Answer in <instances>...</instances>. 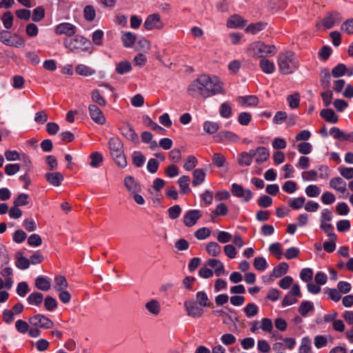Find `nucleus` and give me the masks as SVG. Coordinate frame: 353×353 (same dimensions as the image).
Returning a JSON list of instances; mask_svg holds the SVG:
<instances>
[{"mask_svg": "<svg viewBox=\"0 0 353 353\" xmlns=\"http://www.w3.org/2000/svg\"><path fill=\"white\" fill-rule=\"evenodd\" d=\"M191 96L208 98L216 94H225L223 83L216 76L210 77L207 74H201L194 80L188 87Z\"/></svg>", "mask_w": 353, "mask_h": 353, "instance_id": "1", "label": "nucleus"}, {"mask_svg": "<svg viewBox=\"0 0 353 353\" xmlns=\"http://www.w3.org/2000/svg\"><path fill=\"white\" fill-rule=\"evenodd\" d=\"M278 65L283 74L293 73L299 67V60L292 51L281 53L278 57Z\"/></svg>", "mask_w": 353, "mask_h": 353, "instance_id": "2", "label": "nucleus"}, {"mask_svg": "<svg viewBox=\"0 0 353 353\" xmlns=\"http://www.w3.org/2000/svg\"><path fill=\"white\" fill-rule=\"evenodd\" d=\"M108 145L111 157L114 162L119 167L125 168L127 165V161L121 141L117 137H112L109 140Z\"/></svg>", "mask_w": 353, "mask_h": 353, "instance_id": "3", "label": "nucleus"}, {"mask_svg": "<svg viewBox=\"0 0 353 353\" xmlns=\"http://www.w3.org/2000/svg\"><path fill=\"white\" fill-rule=\"evenodd\" d=\"M64 45L72 52L78 53L81 51L89 50L91 43L85 37L81 35H76L73 39H65Z\"/></svg>", "mask_w": 353, "mask_h": 353, "instance_id": "4", "label": "nucleus"}, {"mask_svg": "<svg viewBox=\"0 0 353 353\" xmlns=\"http://www.w3.org/2000/svg\"><path fill=\"white\" fill-rule=\"evenodd\" d=\"M216 143L224 144H233L238 143L240 137L238 134L229 130H221L213 137Z\"/></svg>", "mask_w": 353, "mask_h": 353, "instance_id": "5", "label": "nucleus"}, {"mask_svg": "<svg viewBox=\"0 0 353 353\" xmlns=\"http://www.w3.org/2000/svg\"><path fill=\"white\" fill-rule=\"evenodd\" d=\"M28 321L32 325L42 329H50L54 325V323L51 319L41 314L30 316Z\"/></svg>", "mask_w": 353, "mask_h": 353, "instance_id": "6", "label": "nucleus"}, {"mask_svg": "<svg viewBox=\"0 0 353 353\" xmlns=\"http://www.w3.org/2000/svg\"><path fill=\"white\" fill-rule=\"evenodd\" d=\"M184 308L189 316L194 319L200 318L204 313L203 307L194 301L188 300L184 302Z\"/></svg>", "mask_w": 353, "mask_h": 353, "instance_id": "7", "label": "nucleus"}, {"mask_svg": "<svg viewBox=\"0 0 353 353\" xmlns=\"http://www.w3.org/2000/svg\"><path fill=\"white\" fill-rule=\"evenodd\" d=\"M14 37H17V39L15 41L12 40V36L9 32L6 30L0 32V41L3 44L15 48L23 47L25 46V40L23 38L17 37V34H14Z\"/></svg>", "mask_w": 353, "mask_h": 353, "instance_id": "8", "label": "nucleus"}, {"mask_svg": "<svg viewBox=\"0 0 353 353\" xmlns=\"http://www.w3.org/2000/svg\"><path fill=\"white\" fill-rule=\"evenodd\" d=\"M144 28L148 30L154 29L161 30L163 28L164 24L161 20V17L159 14H150L145 19Z\"/></svg>", "mask_w": 353, "mask_h": 353, "instance_id": "9", "label": "nucleus"}, {"mask_svg": "<svg viewBox=\"0 0 353 353\" xmlns=\"http://www.w3.org/2000/svg\"><path fill=\"white\" fill-rule=\"evenodd\" d=\"M77 31V28L68 22H63L55 26L54 32L58 35L64 34L68 37L74 36Z\"/></svg>", "mask_w": 353, "mask_h": 353, "instance_id": "10", "label": "nucleus"}, {"mask_svg": "<svg viewBox=\"0 0 353 353\" xmlns=\"http://www.w3.org/2000/svg\"><path fill=\"white\" fill-rule=\"evenodd\" d=\"M89 114L92 120L99 125H104L106 122L105 117L101 110L95 104L88 106Z\"/></svg>", "mask_w": 353, "mask_h": 353, "instance_id": "11", "label": "nucleus"}, {"mask_svg": "<svg viewBox=\"0 0 353 353\" xmlns=\"http://www.w3.org/2000/svg\"><path fill=\"white\" fill-rule=\"evenodd\" d=\"M342 20L341 14L338 12H331L328 13L322 20V24L325 29H330L335 24L340 23Z\"/></svg>", "mask_w": 353, "mask_h": 353, "instance_id": "12", "label": "nucleus"}, {"mask_svg": "<svg viewBox=\"0 0 353 353\" xmlns=\"http://www.w3.org/2000/svg\"><path fill=\"white\" fill-rule=\"evenodd\" d=\"M202 214L199 210H191L188 211L183 217V223L187 227L194 225L201 217Z\"/></svg>", "mask_w": 353, "mask_h": 353, "instance_id": "13", "label": "nucleus"}, {"mask_svg": "<svg viewBox=\"0 0 353 353\" xmlns=\"http://www.w3.org/2000/svg\"><path fill=\"white\" fill-rule=\"evenodd\" d=\"M263 42L262 41L252 42L248 46L247 53L253 58H261L263 57Z\"/></svg>", "mask_w": 353, "mask_h": 353, "instance_id": "14", "label": "nucleus"}, {"mask_svg": "<svg viewBox=\"0 0 353 353\" xmlns=\"http://www.w3.org/2000/svg\"><path fill=\"white\" fill-rule=\"evenodd\" d=\"M255 161L258 164H261L266 161L270 157V153L267 148L265 147H257L254 150Z\"/></svg>", "mask_w": 353, "mask_h": 353, "instance_id": "15", "label": "nucleus"}, {"mask_svg": "<svg viewBox=\"0 0 353 353\" xmlns=\"http://www.w3.org/2000/svg\"><path fill=\"white\" fill-rule=\"evenodd\" d=\"M254 157V150H250L249 152H243L239 154L237 162L241 166H249L251 165Z\"/></svg>", "mask_w": 353, "mask_h": 353, "instance_id": "16", "label": "nucleus"}, {"mask_svg": "<svg viewBox=\"0 0 353 353\" xmlns=\"http://www.w3.org/2000/svg\"><path fill=\"white\" fill-rule=\"evenodd\" d=\"M46 181L54 186H59L63 181V176L59 172H48L45 174Z\"/></svg>", "mask_w": 353, "mask_h": 353, "instance_id": "17", "label": "nucleus"}, {"mask_svg": "<svg viewBox=\"0 0 353 353\" xmlns=\"http://www.w3.org/2000/svg\"><path fill=\"white\" fill-rule=\"evenodd\" d=\"M246 21L238 14L231 16L227 21V26L229 28H241L246 25Z\"/></svg>", "mask_w": 353, "mask_h": 353, "instance_id": "18", "label": "nucleus"}, {"mask_svg": "<svg viewBox=\"0 0 353 353\" xmlns=\"http://www.w3.org/2000/svg\"><path fill=\"white\" fill-rule=\"evenodd\" d=\"M236 101L239 104L244 107L256 106L259 103L258 98L254 95L239 97Z\"/></svg>", "mask_w": 353, "mask_h": 353, "instance_id": "19", "label": "nucleus"}, {"mask_svg": "<svg viewBox=\"0 0 353 353\" xmlns=\"http://www.w3.org/2000/svg\"><path fill=\"white\" fill-rule=\"evenodd\" d=\"M68 287V281L63 275H57L54 279L53 288L55 291L59 292L66 290Z\"/></svg>", "mask_w": 353, "mask_h": 353, "instance_id": "20", "label": "nucleus"}, {"mask_svg": "<svg viewBox=\"0 0 353 353\" xmlns=\"http://www.w3.org/2000/svg\"><path fill=\"white\" fill-rule=\"evenodd\" d=\"M330 186L341 193H344L346 191V183L341 177L332 179L330 181Z\"/></svg>", "mask_w": 353, "mask_h": 353, "instance_id": "21", "label": "nucleus"}, {"mask_svg": "<svg viewBox=\"0 0 353 353\" xmlns=\"http://www.w3.org/2000/svg\"><path fill=\"white\" fill-rule=\"evenodd\" d=\"M320 115L325 121L330 123H336L339 120V117L332 109L322 110L320 112Z\"/></svg>", "mask_w": 353, "mask_h": 353, "instance_id": "22", "label": "nucleus"}, {"mask_svg": "<svg viewBox=\"0 0 353 353\" xmlns=\"http://www.w3.org/2000/svg\"><path fill=\"white\" fill-rule=\"evenodd\" d=\"M207 264L214 269V273L216 276H219L224 274L225 268L223 263L215 259H210L208 261Z\"/></svg>", "mask_w": 353, "mask_h": 353, "instance_id": "23", "label": "nucleus"}, {"mask_svg": "<svg viewBox=\"0 0 353 353\" xmlns=\"http://www.w3.org/2000/svg\"><path fill=\"white\" fill-rule=\"evenodd\" d=\"M35 287L41 291H48L51 288L50 281L43 276H39L35 279Z\"/></svg>", "mask_w": 353, "mask_h": 353, "instance_id": "24", "label": "nucleus"}, {"mask_svg": "<svg viewBox=\"0 0 353 353\" xmlns=\"http://www.w3.org/2000/svg\"><path fill=\"white\" fill-rule=\"evenodd\" d=\"M15 265L20 270H26L30 266V260L23 256V252H18L15 256Z\"/></svg>", "mask_w": 353, "mask_h": 353, "instance_id": "25", "label": "nucleus"}, {"mask_svg": "<svg viewBox=\"0 0 353 353\" xmlns=\"http://www.w3.org/2000/svg\"><path fill=\"white\" fill-rule=\"evenodd\" d=\"M146 310L152 315L158 316L161 312L160 303L156 299H152L145 305Z\"/></svg>", "mask_w": 353, "mask_h": 353, "instance_id": "26", "label": "nucleus"}, {"mask_svg": "<svg viewBox=\"0 0 353 353\" xmlns=\"http://www.w3.org/2000/svg\"><path fill=\"white\" fill-rule=\"evenodd\" d=\"M121 133L127 139L131 141H136L138 139V136L132 128V125L129 123H125L121 128Z\"/></svg>", "mask_w": 353, "mask_h": 353, "instance_id": "27", "label": "nucleus"}, {"mask_svg": "<svg viewBox=\"0 0 353 353\" xmlns=\"http://www.w3.org/2000/svg\"><path fill=\"white\" fill-rule=\"evenodd\" d=\"M43 301V296L41 292L31 293L27 298V302L30 305L40 306Z\"/></svg>", "mask_w": 353, "mask_h": 353, "instance_id": "28", "label": "nucleus"}, {"mask_svg": "<svg viewBox=\"0 0 353 353\" xmlns=\"http://www.w3.org/2000/svg\"><path fill=\"white\" fill-rule=\"evenodd\" d=\"M266 26L267 23L262 21L252 23L247 26V28L245 29V32L252 34H255L259 32L264 30Z\"/></svg>", "mask_w": 353, "mask_h": 353, "instance_id": "29", "label": "nucleus"}, {"mask_svg": "<svg viewBox=\"0 0 353 353\" xmlns=\"http://www.w3.org/2000/svg\"><path fill=\"white\" fill-rule=\"evenodd\" d=\"M137 40L135 34L131 32H125L121 36V41L125 48H131Z\"/></svg>", "mask_w": 353, "mask_h": 353, "instance_id": "30", "label": "nucleus"}, {"mask_svg": "<svg viewBox=\"0 0 353 353\" xmlns=\"http://www.w3.org/2000/svg\"><path fill=\"white\" fill-rule=\"evenodd\" d=\"M206 251L212 256H218L221 253V247L218 243L211 241L206 245Z\"/></svg>", "mask_w": 353, "mask_h": 353, "instance_id": "31", "label": "nucleus"}, {"mask_svg": "<svg viewBox=\"0 0 353 353\" xmlns=\"http://www.w3.org/2000/svg\"><path fill=\"white\" fill-rule=\"evenodd\" d=\"M75 72L77 74L85 77L92 76L96 73L94 69L83 64L77 65L75 68Z\"/></svg>", "mask_w": 353, "mask_h": 353, "instance_id": "32", "label": "nucleus"}, {"mask_svg": "<svg viewBox=\"0 0 353 353\" xmlns=\"http://www.w3.org/2000/svg\"><path fill=\"white\" fill-rule=\"evenodd\" d=\"M289 269V265L285 262L280 263L277 266L273 269V276L276 278L281 277L285 274Z\"/></svg>", "mask_w": 353, "mask_h": 353, "instance_id": "33", "label": "nucleus"}, {"mask_svg": "<svg viewBox=\"0 0 353 353\" xmlns=\"http://www.w3.org/2000/svg\"><path fill=\"white\" fill-rule=\"evenodd\" d=\"M259 65L263 72L266 74H272L275 70L274 63L266 59H262L260 61Z\"/></svg>", "mask_w": 353, "mask_h": 353, "instance_id": "34", "label": "nucleus"}, {"mask_svg": "<svg viewBox=\"0 0 353 353\" xmlns=\"http://www.w3.org/2000/svg\"><path fill=\"white\" fill-rule=\"evenodd\" d=\"M125 188L132 193H136L140 190V186L135 182L132 176H127L124 179Z\"/></svg>", "mask_w": 353, "mask_h": 353, "instance_id": "35", "label": "nucleus"}, {"mask_svg": "<svg viewBox=\"0 0 353 353\" xmlns=\"http://www.w3.org/2000/svg\"><path fill=\"white\" fill-rule=\"evenodd\" d=\"M90 94H91L92 101L94 103L98 104L100 106H103V107L106 105V100L102 96V94H101V92L99 90H97V89L93 90L91 92Z\"/></svg>", "mask_w": 353, "mask_h": 353, "instance_id": "36", "label": "nucleus"}, {"mask_svg": "<svg viewBox=\"0 0 353 353\" xmlns=\"http://www.w3.org/2000/svg\"><path fill=\"white\" fill-rule=\"evenodd\" d=\"M193 185L198 186L205 181V173L202 169H196L193 172Z\"/></svg>", "mask_w": 353, "mask_h": 353, "instance_id": "37", "label": "nucleus"}, {"mask_svg": "<svg viewBox=\"0 0 353 353\" xmlns=\"http://www.w3.org/2000/svg\"><path fill=\"white\" fill-rule=\"evenodd\" d=\"M196 303L201 305L203 307H210V302L207 294L203 291H199L196 294Z\"/></svg>", "mask_w": 353, "mask_h": 353, "instance_id": "38", "label": "nucleus"}, {"mask_svg": "<svg viewBox=\"0 0 353 353\" xmlns=\"http://www.w3.org/2000/svg\"><path fill=\"white\" fill-rule=\"evenodd\" d=\"M321 83L323 88H327L330 82V73L328 68H324L321 69L320 73Z\"/></svg>", "mask_w": 353, "mask_h": 353, "instance_id": "39", "label": "nucleus"}, {"mask_svg": "<svg viewBox=\"0 0 353 353\" xmlns=\"http://www.w3.org/2000/svg\"><path fill=\"white\" fill-rule=\"evenodd\" d=\"M314 307L310 301H303L298 309L299 312L303 316H306L310 312L314 311Z\"/></svg>", "mask_w": 353, "mask_h": 353, "instance_id": "40", "label": "nucleus"}, {"mask_svg": "<svg viewBox=\"0 0 353 353\" xmlns=\"http://www.w3.org/2000/svg\"><path fill=\"white\" fill-rule=\"evenodd\" d=\"M190 182V178L188 176L183 175L179 179L178 183L180 187L181 192L185 194L190 190L189 188Z\"/></svg>", "mask_w": 353, "mask_h": 353, "instance_id": "41", "label": "nucleus"}, {"mask_svg": "<svg viewBox=\"0 0 353 353\" xmlns=\"http://www.w3.org/2000/svg\"><path fill=\"white\" fill-rule=\"evenodd\" d=\"M305 198L300 196L297 198L291 199L289 200V206L293 210H299L305 205Z\"/></svg>", "mask_w": 353, "mask_h": 353, "instance_id": "42", "label": "nucleus"}, {"mask_svg": "<svg viewBox=\"0 0 353 353\" xmlns=\"http://www.w3.org/2000/svg\"><path fill=\"white\" fill-rule=\"evenodd\" d=\"M243 311L245 314V316L248 318L250 319V318L254 317V316H256L258 314L259 307L255 303H249L244 307Z\"/></svg>", "mask_w": 353, "mask_h": 353, "instance_id": "43", "label": "nucleus"}, {"mask_svg": "<svg viewBox=\"0 0 353 353\" xmlns=\"http://www.w3.org/2000/svg\"><path fill=\"white\" fill-rule=\"evenodd\" d=\"M228 212V208L225 203H221L216 206V208L210 214L212 219L217 216H225Z\"/></svg>", "mask_w": 353, "mask_h": 353, "instance_id": "44", "label": "nucleus"}, {"mask_svg": "<svg viewBox=\"0 0 353 353\" xmlns=\"http://www.w3.org/2000/svg\"><path fill=\"white\" fill-rule=\"evenodd\" d=\"M212 163L217 168H223L224 166L228 165L226 158L225 156L221 153H215L214 154L212 158Z\"/></svg>", "mask_w": 353, "mask_h": 353, "instance_id": "45", "label": "nucleus"}, {"mask_svg": "<svg viewBox=\"0 0 353 353\" xmlns=\"http://www.w3.org/2000/svg\"><path fill=\"white\" fill-rule=\"evenodd\" d=\"M321 228L326 233L330 239L337 240V236L334 232V227L330 223H321Z\"/></svg>", "mask_w": 353, "mask_h": 353, "instance_id": "46", "label": "nucleus"}, {"mask_svg": "<svg viewBox=\"0 0 353 353\" xmlns=\"http://www.w3.org/2000/svg\"><path fill=\"white\" fill-rule=\"evenodd\" d=\"M219 129V125L216 122L207 121L203 124V130L208 134H214Z\"/></svg>", "mask_w": 353, "mask_h": 353, "instance_id": "47", "label": "nucleus"}, {"mask_svg": "<svg viewBox=\"0 0 353 353\" xmlns=\"http://www.w3.org/2000/svg\"><path fill=\"white\" fill-rule=\"evenodd\" d=\"M269 252L276 256L278 259H281L283 256L282 245L280 243H272L269 247Z\"/></svg>", "mask_w": 353, "mask_h": 353, "instance_id": "48", "label": "nucleus"}, {"mask_svg": "<svg viewBox=\"0 0 353 353\" xmlns=\"http://www.w3.org/2000/svg\"><path fill=\"white\" fill-rule=\"evenodd\" d=\"M132 163L137 168L141 167L145 161L143 154L139 151L134 152L132 155Z\"/></svg>", "mask_w": 353, "mask_h": 353, "instance_id": "49", "label": "nucleus"}, {"mask_svg": "<svg viewBox=\"0 0 353 353\" xmlns=\"http://www.w3.org/2000/svg\"><path fill=\"white\" fill-rule=\"evenodd\" d=\"M58 305V303L55 299L50 296H48L44 299V307L48 311L54 310Z\"/></svg>", "mask_w": 353, "mask_h": 353, "instance_id": "50", "label": "nucleus"}, {"mask_svg": "<svg viewBox=\"0 0 353 353\" xmlns=\"http://www.w3.org/2000/svg\"><path fill=\"white\" fill-rule=\"evenodd\" d=\"M132 70L131 63L128 61L119 62L116 67V71L119 74H123Z\"/></svg>", "mask_w": 353, "mask_h": 353, "instance_id": "51", "label": "nucleus"}, {"mask_svg": "<svg viewBox=\"0 0 353 353\" xmlns=\"http://www.w3.org/2000/svg\"><path fill=\"white\" fill-rule=\"evenodd\" d=\"M253 265L256 270L261 272L265 270L268 267V263L265 259L262 256L256 257L254 259Z\"/></svg>", "mask_w": 353, "mask_h": 353, "instance_id": "52", "label": "nucleus"}, {"mask_svg": "<svg viewBox=\"0 0 353 353\" xmlns=\"http://www.w3.org/2000/svg\"><path fill=\"white\" fill-rule=\"evenodd\" d=\"M84 18L88 21H92L96 17V11L92 6H86L83 9Z\"/></svg>", "mask_w": 353, "mask_h": 353, "instance_id": "53", "label": "nucleus"}, {"mask_svg": "<svg viewBox=\"0 0 353 353\" xmlns=\"http://www.w3.org/2000/svg\"><path fill=\"white\" fill-rule=\"evenodd\" d=\"M297 150L302 154H309L312 151V145L309 142H301L297 145Z\"/></svg>", "mask_w": 353, "mask_h": 353, "instance_id": "54", "label": "nucleus"}, {"mask_svg": "<svg viewBox=\"0 0 353 353\" xmlns=\"http://www.w3.org/2000/svg\"><path fill=\"white\" fill-rule=\"evenodd\" d=\"M219 113L221 117L228 119L232 115V108L229 103L225 102L220 106Z\"/></svg>", "mask_w": 353, "mask_h": 353, "instance_id": "55", "label": "nucleus"}, {"mask_svg": "<svg viewBox=\"0 0 353 353\" xmlns=\"http://www.w3.org/2000/svg\"><path fill=\"white\" fill-rule=\"evenodd\" d=\"M90 165L93 168H97L100 163L103 161L102 154L99 152H94L91 153L90 156Z\"/></svg>", "mask_w": 353, "mask_h": 353, "instance_id": "56", "label": "nucleus"}, {"mask_svg": "<svg viewBox=\"0 0 353 353\" xmlns=\"http://www.w3.org/2000/svg\"><path fill=\"white\" fill-rule=\"evenodd\" d=\"M210 233H211V231L209 228L203 227V228L198 229L194 232V236L198 240H204V239H207L208 236H210Z\"/></svg>", "mask_w": 353, "mask_h": 353, "instance_id": "57", "label": "nucleus"}, {"mask_svg": "<svg viewBox=\"0 0 353 353\" xmlns=\"http://www.w3.org/2000/svg\"><path fill=\"white\" fill-rule=\"evenodd\" d=\"M287 101L289 103V106L292 109L297 108L299 106V103H300L299 94L295 93V94L289 95L287 97Z\"/></svg>", "mask_w": 353, "mask_h": 353, "instance_id": "58", "label": "nucleus"}, {"mask_svg": "<svg viewBox=\"0 0 353 353\" xmlns=\"http://www.w3.org/2000/svg\"><path fill=\"white\" fill-rule=\"evenodd\" d=\"M45 17V10L43 7L39 6L34 9L32 19L35 22L41 21Z\"/></svg>", "mask_w": 353, "mask_h": 353, "instance_id": "59", "label": "nucleus"}, {"mask_svg": "<svg viewBox=\"0 0 353 353\" xmlns=\"http://www.w3.org/2000/svg\"><path fill=\"white\" fill-rule=\"evenodd\" d=\"M311 350V340L309 337H303L299 347V353H309Z\"/></svg>", "mask_w": 353, "mask_h": 353, "instance_id": "60", "label": "nucleus"}, {"mask_svg": "<svg viewBox=\"0 0 353 353\" xmlns=\"http://www.w3.org/2000/svg\"><path fill=\"white\" fill-rule=\"evenodd\" d=\"M346 70V66L343 63H339L332 69V74L334 77L337 78L343 76Z\"/></svg>", "mask_w": 353, "mask_h": 353, "instance_id": "61", "label": "nucleus"}, {"mask_svg": "<svg viewBox=\"0 0 353 353\" xmlns=\"http://www.w3.org/2000/svg\"><path fill=\"white\" fill-rule=\"evenodd\" d=\"M312 277L313 270L311 268H303L300 272V278L304 282H310Z\"/></svg>", "mask_w": 353, "mask_h": 353, "instance_id": "62", "label": "nucleus"}, {"mask_svg": "<svg viewBox=\"0 0 353 353\" xmlns=\"http://www.w3.org/2000/svg\"><path fill=\"white\" fill-rule=\"evenodd\" d=\"M29 196L27 194L21 193L14 200V205L15 206H23L29 203Z\"/></svg>", "mask_w": 353, "mask_h": 353, "instance_id": "63", "label": "nucleus"}, {"mask_svg": "<svg viewBox=\"0 0 353 353\" xmlns=\"http://www.w3.org/2000/svg\"><path fill=\"white\" fill-rule=\"evenodd\" d=\"M341 30L348 34H353V18L346 20L341 25Z\"/></svg>", "mask_w": 353, "mask_h": 353, "instance_id": "64", "label": "nucleus"}]
</instances>
